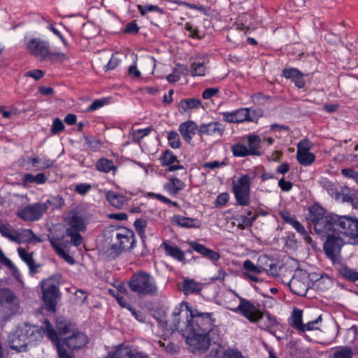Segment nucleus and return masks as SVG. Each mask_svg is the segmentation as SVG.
<instances>
[{"label": "nucleus", "instance_id": "obj_13", "mask_svg": "<svg viewBox=\"0 0 358 358\" xmlns=\"http://www.w3.org/2000/svg\"><path fill=\"white\" fill-rule=\"evenodd\" d=\"M336 231L341 237L345 236L355 240L358 233V219L348 215H338L336 217Z\"/></svg>", "mask_w": 358, "mask_h": 358}, {"label": "nucleus", "instance_id": "obj_61", "mask_svg": "<svg viewBox=\"0 0 358 358\" xmlns=\"http://www.w3.org/2000/svg\"><path fill=\"white\" fill-rule=\"evenodd\" d=\"M278 186L283 192H289L292 187L293 184L290 181H286L284 178L278 180Z\"/></svg>", "mask_w": 358, "mask_h": 358}, {"label": "nucleus", "instance_id": "obj_48", "mask_svg": "<svg viewBox=\"0 0 358 358\" xmlns=\"http://www.w3.org/2000/svg\"><path fill=\"white\" fill-rule=\"evenodd\" d=\"M294 229L303 236V240L309 245H313V240L305 227L297 220L292 225Z\"/></svg>", "mask_w": 358, "mask_h": 358}, {"label": "nucleus", "instance_id": "obj_33", "mask_svg": "<svg viewBox=\"0 0 358 358\" xmlns=\"http://www.w3.org/2000/svg\"><path fill=\"white\" fill-rule=\"evenodd\" d=\"M289 323L291 327L300 331L303 324V311L299 308H294L289 319Z\"/></svg>", "mask_w": 358, "mask_h": 358}, {"label": "nucleus", "instance_id": "obj_64", "mask_svg": "<svg viewBox=\"0 0 358 358\" xmlns=\"http://www.w3.org/2000/svg\"><path fill=\"white\" fill-rule=\"evenodd\" d=\"M219 92L217 87L207 88L202 93V97L204 99H208Z\"/></svg>", "mask_w": 358, "mask_h": 358}, {"label": "nucleus", "instance_id": "obj_6", "mask_svg": "<svg viewBox=\"0 0 358 358\" xmlns=\"http://www.w3.org/2000/svg\"><path fill=\"white\" fill-rule=\"evenodd\" d=\"M110 249L115 255H118L123 252L131 250L135 243V235L132 230L122 227L111 231Z\"/></svg>", "mask_w": 358, "mask_h": 358}, {"label": "nucleus", "instance_id": "obj_39", "mask_svg": "<svg viewBox=\"0 0 358 358\" xmlns=\"http://www.w3.org/2000/svg\"><path fill=\"white\" fill-rule=\"evenodd\" d=\"M17 252L20 257L28 265L30 271L34 272L37 266L35 264L32 255L27 252L22 248H19Z\"/></svg>", "mask_w": 358, "mask_h": 358}, {"label": "nucleus", "instance_id": "obj_36", "mask_svg": "<svg viewBox=\"0 0 358 358\" xmlns=\"http://www.w3.org/2000/svg\"><path fill=\"white\" fill-rule=\"evenodd\" d=\"M159 159L161 165L163 166H169L174 162H178L177 156L170 150L163 152Z\"/></svg>", "mask_w": 358, "mask_h": 358}, {"label": "nucleus", "instance_id": "obj_23", "mask_svg": "<svg viewBox=\"0 0 358 358\" xmlns=\"http://www.w3.org/2000/svg\"><path fill=\"white\" fill-rule=\"evenodd\" d=\"M224 131V127L222 123L215 121L209 123H203L199 125V134L201 136H222Z\"/></svg>", "mask_w": 358, "mask_h": 358}, {"label": "nucleus", "instance_id": "obj_58", "mask_svg": "<svg viewBox=\"0 0 358 358\" xmlns=\"http://www.w3.org/2000/svg\"><path fill=\"white\" fill-rule=\"evenodd\" d=\"M341 173L345 178H352L358 183V172L355 171L352 169H343L341 170Z\"/></svg>", "mask_w": 358, "mask_h": 358}, {"label": "nucleus", "instance_id": "obj_45", "mask_svg": "<svg viewBox=\"0 0 358 358\" xmlns=\"http://www.w3.org/2000/svg\"><path fill=\"white\" fill-rule=\"evenodd\" d=\"M138 11L143 16L145 15L149 12H156L159 13L160 15L164 14V10L163 8L159 7L157 5L152 4H147L145 6L143 5H137Z\"/></svg>", "mask_w": 358, "mask_h": 358}, {"label": "nucleus", "instance_id": "obj_8", "mask_svg": "<svg viewBox=\"0 0 358 358\" xmlns=\"http://www.w3.org/2000/svg\"><path fill=\"white\" fill-rule=\"evenodd\" d=\"M235 296L239 299V304L234 308H229L235 313H238L245 317L252 323H257L263 317V311L259 308V305L251 300L245 299L234 292Z\"/></svg>", "mask_w": 358, "mask_h": 358}, {"label": "nucleus", "instance_id": "obj_22", "mask_svg": "<svg viewBox=\"0 0 358 358\" xmlns=\"http://www.w3.org/2000/svg\"><path fill=\"white\" fill-rule=\"evenodd\" d=\"M105 358H148L141 353L134 352L128 346L119 345L114 351L108 352Z\"/></svg>", "mask_w": 358, "mask_h": 358}, {"label": "nucleus", "instance_id": "obj_29", "mask_svg": "<svg viewBox=\"0 0 358 358\" xmlns=\"http://www.w3.org/2000/svg\"><path fill=\"white\" fill-rule=\"evenodd\" d=\"M202 106L200 99L196 98L182 99L178 105V110L184 113L193 109H197Z\"/></svg>", "mask_w": 358, "mask_h": 358}, {"label": "nucleus", "instance_id": "obj_52", "mask_svg": "<svg viewBox=\"0 0 358 358\" xmlns=\"http://www.w3.org/2000/svg\"><path fill=\"white\" fill-rule=\"evenodd\" d=\"M129 310L130 311L131 315L138 322H141V323L146 322V315L142 310L136 309L132 306L129 308Z\"/></svg>", "mask_w": 358, "mask_h": 358}, {"label": "nucleus", "instance_id": "obj_43", "mask_svg": "<svg viewBox=\"0 0 358 358\" xmlns=\"http://www.w3.org/2000/svg\"><path fill=\"white\" fill-rule=\"evenodd\" d=\"M168 145L173 149H178L181 147V141L179 134L176 131H166V134Z\"/></svg>", "mask_w": 358, "mask_h": 358}, {"label": "nucleus", "instance_id": "obj_19", "mask_svg": "<svg viewBox=\"0 0 358 358\" xmlns=\"http://www.w3.org/2000/svg\"><path fill=\"white\" fill-rule=\"evenodd\" d=\"M46 329L48 333V338L56 347L59 358H74V357L71 356L66 352L64 347L62 345L58 338V336L56 333V331L53 329L52 324L49 321H47Z\"/></svg>", "mask_w": 358, "mask_h": 358}, {"label": "nucleus", "instance_id": "obj_54", "mask_svg": "<svg viewBox=\"0 0 358 358\" xmlns=\"http://www.w3.org/2000/svg\"><path fill=\"white\" fill-rule=\"evenodd\" d=\"M229 199V194L227 192H222L217 195L215 201V206L218 208L224 206Z\"/></svg>", "mask_w": 358, "mask_h": 358}, {"label": "nucleus", "instance_id": "obj_30", "mask_svg": "<svg viewBox=\"0 0 358 358\" xmlns=\"http://www.w3.org/2000/svg\"><path fill=\"white\" fill-rule=\"evenodd\" d=\"M106 199L112 206L117 208H121L128 201L125 196L114 191H108L106 193Z\"/></svg>", "mask_w": 358, "mask_h": 358}, {"label": "nucleus", "instance_id": "obj_32", "mask_svg": "<svg viewBox=\"0 0 358 358\" xmlns=\"http://www.w3.org/2000/svg\"><path fill=\"white\" fill-rule=\"evenodd\" d=\"M258 322L259 328L268 331L278 325L275 317L268 312H263V317Z\"/></svg>", "mask_w": 358, "mask_h": 358}, {"label": "nucleus", "instance_id": "obj_56", "mask_svg": "<svg viewBox=\"0 0 358 358\" xmlns=\"http://www.w3.org/2000/svg\"><path fill=\"white\" fill-rule=\"evenodd\" d=\"M64 129V125L62 120L59 118H55L53 120L52 127H51V133L52 134H57Z\"/></svg>", "mask_w": 358, "mask_h": 358}, {"label": "nucleus", "instance_id": "obj_3", "mask_svg": "<svg viewBox=\"0 0 358 358\" xmlns=\"http://www.w3.org/2000/svg\"><path fill=\"white\" fill-rule=\"evenodd\" d=\"M24 45L29 54L41 62L54 63L66 58L64 53L52 51L50 42L39 37H25Z\"/></svg>", "mask_w": 358, "mask_h": 358}, {"label": "nucleus", "instance_id": "obj_47", "mask_svg": "<svg viewBox=\"0 0 358 358\" xmlns=\"http://www.w3.org/2000/svg\"><path fill=\"white\" fill-rule=\"evenodd\" d=\"M152 130L153 128L152 127H148L145 129H139L134 131L131 134L132 142L139 143L142 138L147 136Z\"/></svg>", "mask_w": 358, "mask_h": 358}, {"label": "nucleus", "instance_id": "obj_34", "mask_svg": "<svg viewBox=\"0 0 358 358\" xmlns=\"http://www.w3.org/2000/svg\"><path fill=\"white\" fill-rule=\"evenodd\" d=\"M16 236L18 238L15 243H20L21 242H31L33 240L40 241L36 236L33 233V231L29 229H22L16 232Z\"/></svg>", "mask_w": 358, "mask_h": 358}, {"label": "nucleus", "instance_id": "obj_51", "mask_svg": "<svg viewBox=\"0 0 358 358\" xmlns=\"http://www.w3.org/2000/svg\"><path fill=\"white\" fill-rule=\"evenodd\" d=\"M80 231H71V229H66V235L71 238V243L74 246H79L83 242V237L80 234Z\"/></svg>", "mask_w": 358, "mask_h": 358}, {"label": "nucleus", "instance_id": "obj_4", "mask_svg": "<svg viewBox=\"0 0 358 358\" xmlns=\"http://www.w3.org/2000/svg\"><path fill=\"white\" fill-rule=\"evenodd\" d=\"M128 286L130 291L140 298L156 296L159 289L155 278L143 271H137L129 280Z\"/></svg>", "mask_w": 358, "mask_h": 358}, {"label": "nucleus", "instance_id": "obj_15", "mask_svg": "<svg viewBox=\"0 0 358 358\" xmlns=\"http://www.w3.org/2000/svg\"><path fill=\"white\" fill-rule=\"evenodd\" d=\"M47 321L48 320H45L44 321V328L43 327L31 325L29 323H24L19 326L17 329L24 336L29 345H35L37 341H41L43 338L45 334L48 336L46 329Z\"/></svg>", "mask_w": 358, "mask_h": 358}, {"label": "nucleus", "instance_id": "obj_44", "mask_svg": "<svg viewBox=\"0 0 358 358\" xmlns=\"http://www.w3.org/2000/svg\"><path fill=\"white\" fill-rule=\"evenodd\" d=\"M184 29L187 31V36L193 39H201L203 35L201 34V31L197 27L194 26L191 22H186L184 24Z\"/></svg>", "mask_w": 358, "mask_h": 358}, {"label": "nucleus", "instance_id": "obj_20", "mask_svg": "<svg viewBox=\"0 0 358 358\" xmlns=\"http://www.w3.org/2000/svg\"><path fill=\"white\" fill-rule=\"evenodd\" d=\"M8 342L9 347L17 352L25 351L27 345H29L28 341L25 339L24 336L19 331L17 328L9 334Z\"/></svg>", "mask_w": 358, "mask_h": 358}, {"label": "nucleus", "instance_id": "obj_62", "mask_svg": "<svg viewBox=\"0 0 358 358\" xmlns=\"http://www.w3.org/2000/svg\"><path fill=\"white\" fill-rule=\"evenodd\" d=\"M225 164L224 162H220L218 161H213L204 163L203 164V168L205 169H215L224 166Z\"/></svg>", "mask_w": 358, "mask_h": 358}, {"label": "nucleus", "instance_id": "obj_10", "mask_svg": "<svg viewBox=\"0 0 358 358\" xmlns=\"http://www.w3.org/2000/svg\"><path fill=\"white\" fill-rule=\"evenodd\" d=\"M59 275H52L41 282L43 292V300L45 309L50 312L56 310L57 298L59 294Z\"/></svg>", "mask_w": 358, "mask_h": 358}, {"label": "nucleus", "instance_id": "obj_24", "mask_svg": "<svg viewBox=\"0 0 358 358\" xmlns=\"http://www.w3.org/2000/svg\"><path fill=\"white\" fill-rule=\"evenodd\" d=\"M243 275L250 281L257 282L259 281L258 275L262 274L264 268L255 265L251 260L246 259L243 263Z\"/></svg>", "mask_w": 358, "mask_h": 358}, {"label": "nucleus", "instance_id": "obj_49", "mask_svg": "<svg viewBox=\"0 0 358 358\" xmlns=\"http://www.w3.org/2000/svg\"><path fill=\"white\" fill-rule=\"evenodd\" d=\"M257 218V215H253L252 217H248L247 215H240L236 220L238 222V227L244 229L248 227H251L253 222L255 221Z\"/></svg>", "mask_w": 358, "mask_h": 358}, {"label": "nucleus", "instance_id": "obj_60", "mask_svg": "<svg viewBox=\"0 0 358 358\" xmlns=\"http://www.w3.org/2000/svg\"><path fill=\"white\" fill-rule=\"evenodd\" d=\"M91 185L87 183H80L76 186L75 191L78 194L85 195L91 189Z\"/></svg>", "mask_w": 358, "mask_h": 358}, {"label": "nucleus", "instance_id": "obj_57", "mask_svg": "<svg viewBox=\"0 0 358 358\" xmlns=\"http://www.w3.org/2000/svg\"><path fill=\"white\" fill-rule=\"evenodd\" d=\"M139 31V27L137 25L136 21L129 22L123 29V32L125 34H136Z\"/></svg>", "mask_w": 358, "mask_h": 358}, {"label": "nucleus", "instance_id": "obj_7", "mask_svg": "<svg viewBox=\"0 0 358 358\" xmlns=\"http://www.w3.org/2000/svg\"><path fill=\"white\" fill-rule=\"evenodd\" d=\"M255 174L241 175L236 181L233 182L231 191L234 194L236 204L241 206H248L250 203L251 182Z\"/></svg>", "mask_w": 358, "mask_h": 358}, {"label": "nucleus", "instance_id": "obj_28", "mask_svg": "<svg viewBox=\"0 0 358 358\" xmlns=\"http://www.w3.org/2000/svg\"><path fill=\"white\" fill-rule=\"evenodd\" d=\"M161 248L164 250L166 255L170 256L179 262L185 261V253L178 247L171 245L167 242L164 241Z\"/></svg>", "mask_w": 358, "mask_h": 358}, {"label": "nucleus", "instance_id": "obj_59", "mask_svg": "<svg viewBox=\"0 0 358 358\" xmlns=\"http://www.w3.org/2000/svg\"><path fill=\"white\" fill-rule=\"evenodd\" d=\"M45 73L42 70L39 69H33L29 71H27L24 73V76L30 77L34 78L35 80H38L44 76Z\"/></svg>", "mask_w": 358, "mask_h": 358}, {"label": "nucleus", "instance_id": "obj_46", "mask_svg": "<svg viewBox=\"0 0 358 358\" xmlns=\"http://www.w3.org/2000/svg\"><path fill=\"white\" fill-rule=\"evenodd\" d=\"M175 222L180 227H186V228H193L196 227L195 221L196 220L185 217L182 215H175L174 216Z\"/></svg>", "mask_w": 358, "mask_h": 358}, {"label": "nucleus", "instance_id": "obj_5", "mask_svg": "<svg viewBox=\"0 0 358 358\" xmlns=\"http://www.w3.org/2000/svg\"><path fill=\"white\" fill-rule=\"evenodd\" d=\"M64 205V199L61 196H52L44 203H34L29 204L17 213V216L27 222H34L40 220L47 210L52 207V209L60 208Z\"/></svg>", "mask_w": 358, "mask_h": 358}, {"label": "nucleus", "instance_id": "obj_38", "mask_svg": "<svg viewBox=\"0 0 358 358\" xmlns=\"http://www.w3.org/2000/svg\"><path fill=\"white\" fill-rule=\"evenodd\" d=\"M201 285L193 279H185L182 284V291L185 294H192L201 290Z\"/></svg>", "mask_w": 358, "mask_h": 358}, {"label": "nucleus", "instance_id": "obj_11", "mask_svg": "<svg viewBox=\"0 0 358 358\" xmlns=\"http://www.w3.org/2000/svg\"><path fill=\"white\" fill-rule=\"evenodd\" d=\"M57 331L56 333L62 345H66L70 350L82 348L87 343V336L79 331L73 332L71 335L65 337L71 331L70 326L67 324L58 325Z\"/></svg>", "mask_w": 358, "mask_h": 358}, {"label": "nucleus", "instance_id": "obj_41", "mask_svg": "<svg viewBox=\"0 0 358 358\" xmlns=\"http://www.w3.org/2000/svg\"><path fill=\"white\" fill-rule=\"evenodd\" d=\"M16 232L17 231L13 230L9 224H0V234L10 241L15 242L18 238L16 236Z\"/></svg>", "mask_w": 358, "mask_h": 358}, {"label": "nucleus", "instance_id": "obj_12", "mask_svg": "<svg viewBox=\"0 0 358 358\" xmlns=\"http://www.w3.org/2000/svg\"><path fill=\"white\" fill-rule=\"evenodd\" d=\"M223 120L229 123H241L243 122H256L263 116L261 109L250 110L248 108H241L231 112L221 113Z\"/></svg>", "mask_w": 358, "mask_h": 358}, {"label": "nucleus", "instance_id": "obj_37", "mask_svg": "<svg viewBox=\"0 0 358 358\" xmlns=\"http://www.w3.org/2000/svg\"><path fill=\"white\" fill-rule=\"evenodd\" d=\"M110 292L115 298L120 306L127 308V310H129V307H131V306L127 302L125 296L123 295V292H127L125 288L121 287L117 291L110 289Z\"/></svg>", "mask_w": 358, "mask_h": 358}, {"label": "nucleus", "instance_id": "obj_53", "mask_svg": "<svg viewBox=\"0 0 358 358\" xmlns=\"http://www.w3.org/2000/svg\"><path fill=\"white\" fill-rule=\"evenodd\" d=\"M352 350L348 348H343L336 351L334 353L332 358H352Z\"/></svg>", "mask_w": 358, "mask_h": 358}, {"label": "nucleus", "instance_id": "obj_16", "mask_svg": "<svg viewBox=\"0 0 358 358\" xmlns=\"http://www.w3.org/2000/svg\"><path fill=\"white\" fill-rule=\"evenodd\" d=\"M281 76L286 79L290 80L299 89H302L306 86L305 77L307 76L308 74L302 73L299 69L296 68H285L282 71Z\"/></svg>", "mask_w": 358, "mask_h": 358}, {"label": "nucleus", "instance_id": "obj_26", "mask_svg": "<svg viewBox=\"0 0 358 358\" xmlns=\"http://www.w3.org/2000/svg\"><path fill=\"white\" fill-rule=\"evenodd\" d=\"M185 187V183L178 178H171L164 185V189L171 195L176 196Z\"/></svg>", "mask_w": 358, "mask_h": 358}, {"label": "nucleus", "instance_id": "obj_27", "mask_svg": "<svg viewBox=\"0 0 358 358\" xmlns=\"http://www.w3.org/2000/svg\"><path fill=\"white\" fill-rule=\"evenodd\" d=\"M247 142L248 144V149L251 156H260L262 155V152L259 151L262 144V139L259 136L250 134L247 136Z\"/></svg>", "mask_w": 358, "mask_h": 358}, {"label": "nucleus", "instance_id": "obj_35", "mask_svg": "<svg viewBox=\"0 0 358 358\" xmlns=\"http://www.w3.org/2000/svg\"><path fill=\"white\" fill-rule=\"evenodd\" d=\"M147 224V220L143 218H138L134 222V227L143 245H145L147 238L145 235Z\"/></svg>", "mask_w": 358, "mask_h": 358}, {"label": "nucleus", "instance_id": "obj_50", "mask_svg": "<svg viewBox=\"0 0 358 358\" xmlns=\"http://www.w3.org/2000/svg\"><path fill=\"white\" fill-rule=\"evenodd\" d=\"M190 73L193 76H203L206 73V66L203 62H194L190 66Z\"/></svg>", "mask_w": 358, "mask_h": 358}, {"label": "nucleus", "instance_id": "obj_31", "mask_svg": "<svg viewBox=\"0 0 358 358\" xmlns=\"http://www.w3.org/2000/svg\"><path fill=\"white\" fill-rule=\"evenodd\" d=\"M95 168L98 171L104 173H108L110 171H113L115 173L117 169L113 160L104 157L97 160L95 164Z\"/></svg>", "mask_w": 358, "mask_h": 358}, {"label": "nucleus", "instance_id": "obj_25", "mask_svg": "<svg viewBox=\"0 0 358 358\" xmlns=\"http://www.w3.org/2000/svg\"><path fill=\"white\" fill-rule=\"evenodd\" d=\"M189 246L192 250L201 255L203 257L208 259L213 264H215V262H217L220 258V255L219 252L212 249L208 248L205 245L196 241L190 242Z\"/></svg>", "mask_w": 358, "mask_h": 358}, {"label": "nucleus", "instance_id": "obj_14", "mask_svg": "<svg viewBox=\"0 0 358 358\" xmlns=\"http://www.w3.org/2000/svg\"><path fill=\"white\" fill-rule=\"evenodd\" d=\"M285 284H287L290 290L294 294L298 296H305L309 287V274L303 269H296L292 275V278L286 282L282 280Z\"/></svg>", "mask_w": 358, "mask_h": 358}, {"label": "nucleus", "instance_id": "obj_2", "mask_svg": "<svg viewBox=\"0 0 358 358\" xmlns=\"http://www.w3.org/2000/svg\"><path fill=\"white\" fill-rule=\"evenodd\" d=\"M336 214L327 213L324 208L317 204L308 208L307 219L313 224L315 233L326 238L324 250L330 259H334L344 244L342 237L336 230Z\"/></svg>", "mask_w": 358, "mask_h": 358}, {"label": "nucleus", "instance_id": "obj_42", "mask_svg": "<svg viewBox=\"0 0 358 358\" xmlns=\"http://www.w3.org/2000/svg\"><path fill=\"white\" fill-rule=\"evenodd\" d=\"M338 271L344 278L350 281L356 282L358 280V272L346 266L341 265Z\"/></svg>", "mask_w": 358, "mask_h": 358}, {"label": "nucleus", "instance_id": "obj_55", "mask_svg": "<svg viewBox=\"0 0 358 358\" xmlns=\"http://www.w3.org/2000/svg\"><path fill=\"white\" fill-rule=\"evenodd\" d=\"M322 320V315H320L317 319L308 322L306 324H303V329H301L300 331L305 332L306 331H312L315 329H318V327H315V324L321 322Z\"/></svg>", "mask_w": 358, "mask_h": 358}, {"label": "nucleus", "instance_id": "obj_40", "mask_svg": "<svg viewBox=\"0 0 358 358\" xmlns=\"http://www.w3.org/2000/svg\"><path fill=\"white\" fill-rule=\"evenodd\" d=\"M231 151L236 157H245L251 156L248 146L241 143H237L231 147Z\"/></svg>", "mask_w": 358, "mask_h": 358}, {"label": "nucleus", "instance_id": "obj_1", "mask_svg": "<svg viewBox=\"0 0 358 358\" xmlns=\"http://www.w3.org/2000/svg\"><path fill=\"white\" fill-rule=\"evenodd\" d=\"M174 330L178 331L187 342L199 350H207L218 327L213 313L203 312L182 302L175 307L171 314Z\"/></svg>", "mask_w": 358, "mask_h": 358}, {"label": "nucleus", "instance_id": "obj_9", "mask_svg": "<svg viewBox=\"0 0 358 358\" xmlns=\"http://www.w3.org/2000/svg\"><path fill=\"white\" fill-rule=\"evenodd\" d=\"M20 308L19 300L9 289H0V321L6 322Z\"/></svg>", "mask_w": 358, "mask_h": 358}, {"label": "nucleus", "instance_id": "obj_17", "mask_svg": "<svg viewBox=\"0 0 358 358\" xmlns=\"http://www.w3.org/2000/svg\"><path fill=\"white\" fill-rule=\"evenodd\" d=\"M310 147L306 141H301L297 145L296 159L303 166H309L315 159L313 153L309 152Z\"/></svg>", "mask_w": 358, "mask_h": 358}, {"label": "nucleus", "instance_id": "obj_21", "mask_svg": "<svg viewBox=\"0 0 358 358\" xmlns=\"http://www.w3.org/2000/svg\"><path fill=\"white\" fill-rule=\"evenodd\" d=\"M199 126L192 120H187L182 122L178 127V131L181 134L184 141L188 143L192 144L194 136L196 134V131H199Z\"/></svg>", "mask_w": 358, "mask_h": 358}, {"label": "nucleus", "instance_id": "obj_63", "mask_svg": "<svg viewBox=\"0 0 358 358\" xmlns=\"http://www.w3.org/2000/svg\"><path fill=\"white\" fill-rule=\"evenodd\" d=\"M280 216L286 223H288L291 225H292L293 224H294L295 222L297 221L295 216L292 215L287 211H282L280 213Z\"/></svg>", "mask_w": 358, "mask_h": 358}, {"label": "nucleus", "instance_id": "obj_18", "mask_svg": "<svg viewBox=\"0 0 358 358\" xmlns=\"http://www.w3.org/2000/svg\"><path fill=\"white\" fill-rule=\"evenodd\" d=\"M66 223L69 226L66 229L71 231H85L86 230L85 217L81 213L73 210L69 213Z\"/></svg>", "mask_w": 358, "mask_h": 358}]
</instances>
